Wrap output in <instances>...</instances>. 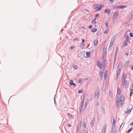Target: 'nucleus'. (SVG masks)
Wrapping results in <instances>:
<instances>
[{"label": "nucleus", "instance_id": "473e14b6", "mask_svg": "<svg viewBox=\"0 0 133 133\" xmlns=\"http://www.w3.org/2000/svg\"><path fill=\"white\" fill-rule=\"evenodd\" d=\"M113 44H114L113 43H112V42H111L110 43V44L109 45V48H110L112 46V45Z\"/></svg>", "mask_w": 133, "mask_h": 133}, {"label": "nucleus", "instance_id": "37998d69", "mask_svg": "<svg viewBox=\"0 0 133 133\" xmlns=\"http://www.w3.org/2000/svg\"><path fill=\"white\" fill-rule=\"evenodd\" d=\"M80 45L81 46H82L83 47H84L85 46V44L84 43H81L80 44Z\"/></svg>", "mask_w": 133, "mask_h": 133}, {"label": "nucleus", "instance_id": "bb28decb", "mask_svg": "<svg viewBox=\"0 0 133 133\" xmlns=\"http://www.w3.org/2000/svg\"><path fill=\"white\" fill-rule=\"evenodd\" d=\"M99 5V4H97L94 5V6H93V8L95 9H96L98 6V5Z\"/></svg>", "mask_w": 133, "mask_h": 133}, {"label": "nucleus", "instance_id": "4d7b16f0", "mask_svg": "<svg viewBox=\"0 0 133 133\" xmlns=\"http://www.w3.org/2000/svg\"><path fill=\"white\" fill-rule=\"evenodd\" d=\"M118 6H115L113 8V9H115L117 8H118Z\"/></svg>", "mask_w": 133, "mask_h": 133}, {"label": "nucleus", "instance_id": "c9c22d12", "mask_svg": "<svg viewBox=\"0 0 133 133\" xmlns=\"http://www.w3.org/2000/svg\"><path fill=\"white\" fill-rule=\"evenodd\" d=\"M91 23H95V24H96V21H95L93 19H92V21H91Z\"/></svg>", "mask_w": 133, "mask_h": 133}, {"label": "nucleus", "instance_id": "7c9ffc66", "mask_svg": "<svg viewBox=\"0 0 133 133\" xmlns=\"http://www.w3.org/2000/svg\"><path fill=\"white\" fill-rule=\"evenodd\" d=\"M127 42V41H124V43L123 44V45H124V46H127V45L128 43Z\"/></svg>", "mask_w": 133, "mask_h": 133}, {"label": "nucleus", "instance_id": "a878e982", "mask_svg": "<svg viewBox=\"0 0 133 133\" xmlns=\"http://www.w3.org/2000/svg\"><path fill=\"white\" fill-rule=\"evenodd\" d=\"M105 60L104 59L102 61V64L103 66H104L105 64Z\"/></svg>", "mask_w": 133, "mask_h": 133}, {"label": "nucleus", "instance_id": "58836bf2", "mask_svg": "<svg viewBox=\"0 0 133 133\" xmlns=\"http://www.w3.org/2000/svg\"><path fill=\"white\" fill-rule=\"evenodd\" d=\"M108 32V30H105L104 32V34H106Z\"/></svg>", "mask_w": 133, "mask_h": 133}, {"label": "nucleus", "instance_id": "aec40b11", "mask_svg": "<svg viewBox=\"0 0 133 133\" xmlns=\"http://www.w3.org/2000/svg\"><path fill=\"white\" fill-rule=\"evenodd\" d=\"M112 125H113V127H114V126H116L115 120L114 118H113V119Z\"/></svg>", "mask_w": 133, "mask_h": 133}, {"label": "nucleus", "instance_id": "864d4df0", "mask_svg": "<svg viewBox=\"0 0 133 133\" xmlns=\"http://www.w3.org/2000/svg\"><path fill=\"white\" fill-rule=\"evenodd\" d=\"M82 92V91L81 90H79L78 91V93H81Z\"/></svg>", "mask_w": 133, "mask_h": 133}, {"label": "nucleus", "instance_id": "e2e57ef3", "mask_svg": "<svg viewBox=\"0 0 133 133\" xmlns=\"http://www.w3.org/2000/svg\"><path fill=\"white\" fill-rule=\"evenodd\" d=\"M82 43H84L85 42V40L84 39H82Z\"/></svg>", "mask_w": 133, "mask_h": 133}, {"label": "nucleus", "instance_id": "0eeeda50", "mask_svg": "<svg viewBox=\"0 0 133 133\" xmlns=\"http://www.w3.org/2000/svg\"><path fill=\"white\" fill-rule=\"evenodd\" d=\"M103 5H101L100 6H98L97 9H96V11H98L101 10L103 8Z\"/></svg>", "mask_w": 133, "mask_h": 133}, {"label": "nucleus", "instance_id": "f03ea898", "mask_svg": "<svg viewBox=\"0 0 133 133\" xmlns=\"http://www.w3.org/2000/svg\"><path fill=\"white\" fill-rule=\"evenodd\" d=\"M99 89L96 90L95 92V98L98 99L99 97Z\"/></svg>", "mask_w": 133, "mask_h": 133}, {"label": "nucleus", "instance_id": "2f4dec72", "mask_svg": "<svg viewBox=\"0 0 133 133\" xmlns=\"http://www.w3.org/2000/svg\"><path fill=\"white\" fill-rule=\"evenodd\" d=\"M73 66L75 69H76L78 68V66L76 65H73Z\"/></svg>", "mask_w": 133, "mask_h": 133}, {"label": "nucleus", "instance_id": "c03bdc74", "mask_svg": "<svg viewBox=\"0 0 133 133\" xmlns=\"http://www.w3.org/2000/svg\"><path fill=\"white\" fill-rule=\"evenodd\" d=\"M56 96V95H55L54 97V103H55V104H56V99H55Z\"/></svg>", "mask_w": 133, "mask_h": 133}, {"label": "nucleus", "instance_id": "49530a36", "mask_svg": "<svg viewBox=\"0 0 133 133\" xmlns=\"http://www.w3.org/2000/svg\"><path fill=\"white\" fill-rule=\"evenodd\" d=\"M101 108L102 111L103 112H104L105 111V110L104 109V108L103 107H102Z\"/></svg>", "mask_w": 133, "mask_h": 133}, {"label": "nucleus", "instance_id": "c85d7f7f", "mask_svg": "<svg viewBox=\"0 0 133 133\" xmlns=\"http://www.w3.org/2000/svg\"><path fill=\"white\" fill-rule=\"evenodd\" d=\"M83 130L84 128H86V123H84L83 124Z\"/></svg>", "mask_w": 133, "mask_h": 133}, {"label": "nucleus", "instance_id": "6e6d98bb", "mask_svg": "<svg viewBox=\"0 0 133 133\" xmlns=\"http://www.w3.org/2000/svg\"><path fill=\"white\" fill-rule=\"evenodd\" d=\"M92 27V26L91 25H90L89 26V28L90 29H91Z\"/></svg>", "mask_w": 133, "mask_h": 133}, {"label": "nucleus", "instance_id": "ddd939ff", "mask_svg": "<svg viewBox=\"0 0 133 133\" xmlns=\"http://www.w3.org/2000/svg\"><path fill=\"white\" fill-rule=\"evenodd\" d=\"M118 16L116 15H115L114 14L113 15V19L114 21H116L117 17Z\"/></svg>", "mask_w": 133, "mask_h": 133}, {"label": "nucleus", "instance_id": "69168bd1", "mask_svg": "<svg viewBox=\"0 0 133 133\" xmlns=\"http://www.w3.org/2000/svg\"><path fill=\"white\" fill-rule=\"evenodd\" d=\"M109 1H110L111 3H112L114 1H113V0H109Z\"/></svg>", "mask_w": 133, "mask_h": 133}, {"label": "nucleus", "instance_id": "052dcab7", "mask_svg": "<svg viewBox=\"0 0 133 133\" xmlns=\"http://www.w3.org/2000/svg\"><path fill=\"white\" fill-rule=\"evenodd\" d=\"M133 93V92L132 91H130V96H131L132 95Z\"/></svg>", "mask_w": 133, "mask_h": 133}, {"label": "nucleus", "instance_id": "412c9836", "mask_svg": "<svg viewBox=\"0 0 133 133\" xmlns=\"http://www.w3.org/2000/svg\"><path fill=\"white\" fill-rule=\"evenodd\" d=\"M83 105L81 104L80 107H79V111L81 112V111L82 110L83 107Z\"/></svg>", "mask_w": 133, "mask_h": 133}, {"label": "nucleus", "instance_id": "393cba45", "mask_svg": "<svg viewBox=\"0 0 133 133\" xmlns=\"http://www.w3.org/2000/svg\"><path fill=\"white\" fill-rule=\"evenodd\" d=\"M129 36L128 35H127L126 36V41L127 42H129Z\"/></svg>", "mask_w": 133, "mask_h": 133}, {"label": "nucleus", "instance_id": "a19ab883", "mask_svg": "<svg viewBox=\"0 0 133 133\" xmlns=\"http://www.w3.org/2000/svg\"><path fill=\"white\" fill-rule=\"evenodd\" d=\"M109 96L111 97L112 96V94L111 91H109Z\"/></svg>", "mask_w": 133, "mask_h": 133}, {"label": "nucleus", "instance_id": "6e6552de", "mask_svg": "<svg viewBox=\"0 0 133 133\" xmlns=\"http://www.w3.org/2000/svg\"><path fill=\"white\" fill-rule=\"evenodd\" d=\"M116 104L117 105V108L118 107V106H119V100L118 98H117L116 99Z\"/></svg>", "mask_w": 133, "mask_h": 133}, {"label": "nucleus", "instance_id": "8fccbe9b", "mask_svg": "<svg viewBox=\"0 0 133 133\" xmlns=\"http://www.w3.org/2000/svg\"><path fill=\"white\" fill-rule=\"evenodd\" d=\"M130 36L131 37H133V35H132V32H131L130 33Z\"/></svg>", "mask_w": 133, "mask_h": 133}, {"label": "nucleus", "instance_id": "4be33fe9", "mask_svg": "<svg viewBox=\"0 0 133 133\" xmlns=\"http://www.w3.org/2000/svg\"><path fill=\"white\" fill-rule=\"evenodd\" d=\"M122 63L121 62H120L119 63V64H118V68H122Z\"/></svg>", "mask_w": 133, "mask_h": 133}, {"label": "nucleus", "instance_id": "79ce46f5", "mask_svg": "<svg viewBox=\"0 0 133 133\" xmlns=\"http://www.w3.org/2000/svg\"><path fill=\"white\" fill-rule=\"evenodd\" d=\"M82 79L81 78H79V80L78 81V82L79 83H81L82 82Z\"/></svg>", "mask_w": 133, "mask_h": 133}, {"label": "nucleus", "instance_id": "dca6fc26", "mask_svg": "<svg viewBox=\"0 0 133 133\" xmlns=\"http://www.w3.org/2000/svg\"><path fill=\"white\" fill-rule=\"evenodd\" d=\"M106 56V53L105 52H103L102 54V59H103Z\"/></svg>", "mask_w": 133, "mask_h": 133}, {"label": "nucleus", "instance_id": "9d476101", "mask_svg": "<svg viewBox=\"0 0 133 133\" xmlns=\"http://www.w3.org/2000/svg\"><path fill=\"white\" fill-rule=\"evenodd\" d=\"M108 73V70H106L104 72V78L105 80V78H107V74Z\"/></svg>", "mask_w": 133, "mask_h": 133}, {"label": "nucleus", "instance_id": "de8ad7c7", "mask_svg": "<svg viewBox=\"0 0 133 133\" xmlns=\"http://www.w3.org/2000/svg\"><path fill=\"white\" fill-rule=\"evenodd\" d=\"M100 33V31L99 30H98L97 32V34L96 35H98Z\"/></svg>", "mask_w": 133, "mask_h": 133}, {"label": "nucleus", "instance_id": "cd10ccee", "mask_svg": "<svg viewBox=\"0 0 133 133\" xmlns=\"http://www.w3.org/2000/svg\"><path fill=\"white\" fill-rule=\"evenodd\" d=\"M118 94L119 95L121 93V89L120 88H118L117 89V91Z\"/></svg>", "mask_w": 133, "mask_h": 133}, {"label": "nucleus", "instance_id": "4c0bfd02", "mask_svg": "<svg viewBox=\"0 0 133 133\" xmlns=\"http://www.w3.org/2000/svg\"><path fill=\"white\" fill-rule=\"evenodd\" d=\"M118 11H117L114 14L118 16Z\"/></svg>", "mask_w": 133, "mask_h": 133}, {"label": "nucleus", "instance_id": "72a5a7b5", "mask_svg": "<svg viewBox=\"0 0 133 133\" xmlns=\"http://www.w3.org/2000/svg\"><path fill=\"white\" fill-rule=\"evenodd\" d=\"M67 114L68 116L69 117H71L72 118H73V116L71 114L69 113H68Z\"/></svg>", "mask_w": 133, "mask_h": 133}, {"label": "nucleus", "instance_id": "b1692460", "mask_svg": "<svg viewBox=\"0 0 133 133\" xmlns=\"http://www.w3.org/2000/svg\"><path fill=\"white\" fill-rule=\"evenodd\" d=\"M133 129V128L132 127L131 128L127 131L126 133H129L130 131H132Z\"/></svg>", "mask_w": 133, "mask_h": 133}, {"label": "nucleus", "instance_id": "3c124183", "mask_svg": "<svg viewBox=\"0 0 133 133\" xmlns=\"http://www.w3.org/2000/svg\"><path fill=\"white\" fill-rule=\"evenodd\" d=\"M114 38H112L111 39V42H112L114 43Z\"/></svg>", "mask_w": 133, "mask_h": 133}, {"label": "nucleus", "instance_id": "c756f323", "mask_svg": "<svg viewBox=\"0 0 133 133\" xmlns=\"http://www.w3.org/2000/svg\"><path fill=\"white\" fill-rule=\"evenodd\" d=\"M98 43V42L97 41H95V40L94 41V45L96 46V45Z\"/></svg>", "mask_w": 133, "mask_h": 133}, {"label": "nucleus", "instance_id": "774afa93", "mask_svg": "<svg viewBox=\"0 0 133 133\" xmlns=\"http://www.w3.org/2000/svg\"><path fill=\"white\" fill-rule=\"evenodd\" d=\"M130 91H132L133 92V88L130 89Z\"/></svg>", "mask_w": 133, "mask_h": 133}, {"label": "nucleus", "instance_id": "423d86ee", "mask_svg": "<svg viewBox=\"0 0 133 133\" xmlns=\"http://www.w3.org/2000/svg\"><path fill=\"white\" fill-rule=\"evenodd\" d=\"M111 11L110 9H106L104 11V12L107 14L109 15L110 12Z\"/></svg>", "mask_w": 133, "mask_h": 133}, {"label": "nucleus", "instance_id": "0e129e2a", "mask_svg": "<svg viewBox=\"0 0 133 133\" xmlns=\"http://www.w3.org/2000/svg\"><path fill=\"white\" fill-rule=\"evenodd\" d=\"M84 101L82 100V103H81V104L83 105V104H84Z\"/></svg>", "mask_w": 133, "mask_h": 133}, {"label": "nucleus", "instance_id": "7ed1b4c3", "mask_svg": "<svg viewBox=\"0 0 133 133\" xmlns=\"http://www.w3.org/2000/svg\"><path fill=\"white\" fill-rule=\"evenodd\" d=\"M97 66H98L101 69H102V68L101 66L102 65L101 63L98 60L97 61Z\"/></svg>", "mask_w": 133, "mask_h": 133}, {"label": "nucleus", "instance_id": "603ef678", "mask_svg": "<svg viewBox=\"0 0 133 133\" xmlns=\"http://www.w3.org/2000/svg\"><path fill=\"white\" fill-rule=\"evenodd\" d=\"M99 16V14H96L95 16V17H98Z\"/></svg>", "mask_w": 133, "mask_h": 133}, {"label": "nucleus", "instance_id": "680f3d73", "mask_svg": "<svg viewBox=\"0 0 133 133\" xmlns=\"http://www.w3.org/2000/svg\"><path fill=\"white\" fill-rule=\"evenodd\" d=\"M123 101H122V102H121V101H120V103H120V104H121V106H122V104L123 103H124V102H123Z\"/></svg>", "mask_w": 133, "mask_h": 133}, {"label": "nucleus", "instance_id": "ea45409f", "mask_svg": "<svg viewBox=\"0 0 133 133\" xmlns=\"http://www.w3.org/2000/svg\"><path fill=\"white\" fill-rule=\"evenodd\" d=\"M93 96H92V95L91 96L90 98H89L90 100L91 101H92V99H93Z\"/></svg>", "mask_w": 133, "mask_h": 133}, {"label": "nucleus", "instance_id": "13d9d810", "mask_svg": "<svg viewBox=\"0 0 133 133\" xmlns=\"http://www.w3.org/2000/svg\"><path fill=\"white\" fill-rule=\"evenodd\" d=\"M105 25H106V27L107 28H108V24L107 22H106L105 23Z\"/></svg>", "mask_w": 133, "mask_h": 133}, {"label": "nucleus", "instance_id": "338daca9", "mask_svg": "<svg viewBox=\"0 0 133 133\" xmlns=\"http://www.w3.org/2000/svg\"><path fill=\"white\" fill-rule=\"evenodd\" d=\"M74 48V47L73 46H71L70 47V48L71 50L72 49H73Z\"/></svg>", "mask_w": 133, "mask_h": 133}, {"label": "nucleus", "instance_id": "39448f33", "mask_svg": "<svg viewBox=\"0 0 133 133\" xmlns=\"http://www.w3.org/2000/svg\"><path fill=\"white\" fill-rule=\"evenodd\" d=\"M90 102V100H87L86 101L85 104L84 105V108H83V110H84L85 109L86 107L87 106V105Z\"/></svg>", "mask_w": 133, "mask_h": 133}, {"label": "nucleus", "instance_id": "a211bd4d", "mask_svg": "<svg viewBox=\"0 0 133 133\" xmlns=\"http://www.w3.org/2000/svg\"><path fill=\"white\" fill-rule=\"evenodd\" d=\"M86 55L87 57H89L91 55L90 52H86Z\"/></svg>", "mask_w": 133, "mask_h": 133}, {"label": "nucleus", "instance_id": "2eb2a0df", "mask_svg": "<svg viewBox=\"0 0 133 133\" xmlns=\"http://www.w3.org/2000/svg\"><path fill=\"white\" fill-rule=\"evenodd\" d=\"M132 110V109H129L128 110L126 111H125V113L126 114H128Z\"/></svg>", "mask_w": 133, "mask_h": 133}, {"label": "nucleus", "instance_id": "f3484780", "mask_svg": "<svg viewBox=\"0 0 133 133\" xmlns=\"http://www.w3.org/2000/svg\"><path fill=\"white\" fill-rule=\"evenodd\" d=\"M124 97L122 95L120 97V100L121 102H122V101H123L124 100Z\"/></svg>", "mask_w": 133, "mask_h": 133}, {"label": "nucleus", "instance_id": "e433bc0d", "mask_svg": "<svg viewBox=\"0 0 133 133\" xmlns=\"http://www.w3.org/2000/svg\"><path fill=\"white\" fill-rule=\"evenodd\" d=\"M121 71H117V77L118 76L119 74L120 73Z\"/></svg>", "mask_w": 133, "mask_h": 133}, {"label": "nucleus", "instance_id": "20e7f679", "mask_svg": "<svg viewBox=\"0 0 133 133\" xmlns=\"http://www.w3.org/2000/svg\"><path fill=\"white\" fill-rule=\"evenodd\" d=\"M69 84L70 86L74 85L75 87H76V85L73 82V81L72 80H71L69 83Z\"/></svg>", "mask_w": 133, "mask_h": 133}, {"label": "nucleus", "instance_id": "a18cd8bd", "mask_svg": "<svg viewBox=\"0 0 133 133\" xmlns=\"http://www.w3.org/2000/svg\"><path fill=\"white\" fill-rule=\"evenodd\" d=\"M79 126V125H78L76 128L77 132H78Z\"/></svg>", "mask_w": 133, "mask_h": 133}, {"label": "nucleus", "instance_id": "bf43d9fd", "mask_svg": "<svg viewBox=\"0 0 133 133\" xmlns=\"http://www.w3.org/2000/svg\"><path fill=\"white\" fill-rule=\"evenodd\" d=\"M105 130H106V129H103L102 130V132H104V133H105Z\"/></svg>", "mask_w": 133, "mask_h": 133}, {"label": "nucleus", "instance_id": "1a4fd4ad", "mask_svg": "<svg viewBox=\"0 0 133 133\" xmlns=\"http://www.w3.org/2000/svg\"><path fill=\"white\" fill-rule=\"evenodd\" d=\"M103 69L102 68L103 70L102 71L101 70H99V75L101 77H102V78L103 77V71H104Z\"/></svg>", "mask_w": 133, "mask_h": 133}, {"label": "nucleus", "instance_id": "f704fd0d", "mask_svg": "<svg viewBox=\"0 0 133 133\" xmlns=\"http://www.w3.org/2000/svg\"><path fill=\"white\" fill-rule=\"evenodd\" d=\"M117 51H116L115 52V55H114V57L115 60L116 58V55H117Z\"/></svg>", "mask_w": 133, "mask_h": 133}, {"label": "nucleus", "instance_id": "6ab92c4d", "mask_svg": "<svg viewBox=\"0 0 133 133\" xmlns=\"http://www.w3.org/2000/svg\"><path fill=\"white\" fill-rule=\"evenodd\" d=\"M125 8V6H122V5H119L118 6V9H123Z\"/></svg>", "mask_w": 133, "mask_h": 133}, {"label": "nucleus", "instance_id": "f8f14e48", "mask_svg": "<svg viewBox=\"0 0 133 133\" xmlns=\"http://www.w3.org/2000/svg\"><path fill=\"white\" fill-rule=\"evenodd\" d=\"M97 30V28H93L91 30V31L93 33H94L96 32Z\"/></svg>", "mask_w": 133, "mask_h": 133}, {"label": "nucleus", "instance_id": "5fc2aeb1", "mask_svg": "<svg viewBox=\"0 0 133 133\" xmlns=\"http://www.w3.org/2000/svg\"><path fill=\"white\" fill-rule=\"evenodd\" d=\"M121 68H118V71H121Z\"/></svg>", "mask_w": 133, "mask_h": 133}, {"label": "nucleus", "instance_id": "09e8293b", "mask_svg": "<svg viewBox=\"0 0 133 133\" xmlns=\"http://www.w3.org/2000/svg\"><path fill=\"white\" fill-rule=\"evenodd\" d=\"M115 127V126H114V127H113V125H112V128L111 131H114V128Z\"/></svg>", "mask_w": 133, "mask_h": 133}, {"label": "nucleus", "instance_id": "4468645a", "mask_svg": "<svg viewBox=\"0 0 133 133\" xmlns=\"http://www.w3.org/2000/svg\"><path fill=\"white\" fill-rule=\"evenodd\" d=\"M95 118H92V120L91 121V126H93L94 125L95 120Z\"/></svg>", "mask_w": 133, "mask_h": 133}, {"label": "nucleus", "instance_id": "f257e3e1", "mask_svg": "<svg viewBox=\"0 0 133 133\" xmlns=\"http://www.w3.org/2000/svg\"><path fill=\"white\" fill-rule=\"evenodd\" d=\"M127 75L124 73L123 74V75L121 79V83L122 84L124 85L125 82V78L127 77Z\"/></svg>", "mask_w": 133, "mask_h": 133}, {"label": "nucleus", "instance_id": "9b49d317", "mask_svg": "<svg viewBox=\"0 0 133 133\" xmlns=\"http://www.w3.org/2000/svg\"><path fill=\"white\" fill-rule=\"evenodd\" d=\"M124 85H125V87L126 88H127L128 87L129 85V82L128 81H126L125 82Z\"/></svg>", "mask_w": 133, "mask_h": 133}, {"label": "nucleus", "instance_id": "5701e85b", "mask_svg": "<svg viewBox=\"0 0 133 133\" xmlns=\"http://www.w3.org/2000/svg\"><path fill=\"white\" fill-rule=\"evenodd\" d=\"M83 133H88L87 129H83Z\"/></svg>", "mask_w": 133, "mask_h": 133}]
</instances>
